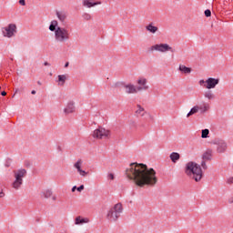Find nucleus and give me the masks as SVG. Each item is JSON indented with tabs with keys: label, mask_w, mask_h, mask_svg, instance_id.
<instances>
[{
	"label": "nucleus",
	"mask_w": 233,
	"mask_h": 233,
	"mask_svg": "<svg viewBox=\"0 0 233 233\" xmlns=\"http://www.w3.org/2000/svg\"><path fill=\"white\" fill-rule=\"evenodd\" d=\"M126 175L137 187H145L146 185L154 187L157 183L156 170L154 168L148 169L144 164L131 163L126 169Z\"/></svg>",
	"instance_id": "nucleus-1"
},
{
	"label": "nucleus",
	"mask_w": 233,
	"mask_h": 233,
	"mask_svg": "<svg viewBox=\"0 0 233 233\" xmlns=\"http://www.w3.org/2000/svg\"><path fill=\"white\" fill-rule=\"evenodd\" d=\"M49 30L50 32H54L56 43H66V41H70V30L66 27L59 26L57 20L51 21Z\"/></svg>",
	"instance_id": "nucleus-2"
},
{
	"label": "nucleus",
	"mask_w": 233,
	"mask_h": 233,
	"mask_svg": "<svg viewBox=\"0 0 233 233\" xmlns=\"http://www.w3.org/2000/svg\"><path fill=\"white\" fill-rule=\"evenodd\" d=\"M186 174L191 177V179H194L197 182L201 181L203 177V170H201V166L196 162H188L186 165Z\"/></svg>",
	"instance_id": "nucleus-3"
},
{
	"label": "nucleus",
	"mask_w": 233,
	"mask_h": 233,
	"mask_svg": "<svg viewBox=\"0 0 233 233\" xmlns=\"http://www.w3.org/2000/svg\"><path fill=\"white\" fill-rule=\"evenodd\" d=\"M123 214V204L117 203L107 211L106 218L111 222H116Z\"/></svg>",
	"instance_id": "nucleus-4"
},
{
	"label": "nucleus",
	"mask_w": 233,
	"mask_h": 233,
	"mask_svg": "<svg viewBox=\"0 0 233 233\" xmlns=\"http://www.w3.org/2000/svg\"><path fill=\"white\" fill-rule=\"evenodd\" d=\"M3 37L6 39H12V37H15L17 34V25L15 23L8 24L7 25L1 28Z\"/></svg>",
	"instance_id": "nucleus-5"
},
{
	"label": "nucleus",
	"mask_w": 233,
	"mask_h": 233,
	"mask_svg": "<svg viewBox=\"0 0 233 233\" xmlns=\"http://www.w3.org/2000/svg\"><path fill=\"white\" fill-rule=\"evenodd\" d=\"M112 136L110 129H106L103 127H99L92 133L94 139H108Z\"/></svg>",
	"instance_id": "nucleus-6"
},
{
	"label": "nucleus",
	"mask_w": 233,
	"mask_h": 233,
	"mask_svg": "<svg viewBox=\"0 0 233 233\" xmlns=\"http://www.w3.org/2000/svg\"><path fill=\"white\" fill-rule=\"evenodd\" d=\"M26 176V171L25 169H19L15 171V181L12 184L15 190H19L21 185H23V178Z\"/></svg>",
	"instance_id": "nucleus-7"
},
{
	"label": "nucleus",
	"mask_w": 233,
	"mask_h": 233,
	"mask_svg": "<svg viewBox=\"0 0 233 233\" xmlns=\"http://www.w3.org/2000/svg\"><path fill=\"white\" fill-rule=\"evenodd\" d=\"M149 52H160L161 54H165L167 52H174V48L167 43H160L151 46Z\"/></svg>",
	"instance_id": "nucleus-8"
},
{
	"label": "nucleus",
	"mask_w": 233,
	"mask_h": 233,
	"mask_svg": "<svg viewBox=\"0 0 233 233\" xmlns=\"http://www.w3.org/2000/svg\"><path fill=\"white\" fill-rule=\"evenodd\" d=\"M137 90L138 92H147V90H149L150 88V86H148V80L144 76L137 78Z\"/></svg>",
	"instance_id": "nucleus-9"
},
{
	"label": "nucleus",
	"mask_w": 233,
	"mask_h": 233,
	"mask_svg": "<svg viewBox=\"0 0 233 233\" xmlns=\"http://www.w3.org/2000/svg\"><path fill=\"white\" fill-rule=\"evenodd\" d=\"M219 85V78L209 77L206 80V85H204V88L207 90H212L216 88Z\"/></svg>",
	"instance_id": "nucleus-10"
},
{
	"label": "nucleus",
	"mask_w": 233,
	"mask_h": 233,
	"mask_svg": "<svg viewBox=\"0 0 233 233\" xmlns=\"http://www.w3.org/2000/svg\"><path fill=\"white\" fill-rule=\"evenodd\" d=\"M63 113L66 116H70V114H76V102L74 101L67 102V104L63 109Z\"/></svg>",
	"instance_id": "nucleus-11"
},
{
	"label": "nucleus",
	"mask_w": 233,
	"mask_h": 233,
	"mask_svg": "<svg viewBox=\"0 0 233 233\" xmlns=\"http://www.w3.org/2000/svg\"><path fill=\"white\" fill-rule=\"evenodd\" d=\"M83 167V160L78 159L75 164H74V168L76 169V172L81 176L82 177H86L88 176V171H85L82 168Z\"/></svg>",
	"instance_id": "nucleus-12"
},
{
	"label": "nucleus",
	"mask_w": 233,
	"mask_h": 233,
	"mask_svg": "<svg viewBox=\"0 0 233 233\" xmlns=\"http://www.w3.org/2000/svg\"><path fill=\"white\" fill-rule=\"evenodd\" d=\"M124 90L126 94H137V87L132 83H127L124 85Z\"/></svg>",
	"instance_id": "nucleus-13"
},
{
	"label": "nucleus",
	"mask_w": 233,
	"mask_h": 233,
	"mask_svg": "<svg viewBox=\"0 0 233 233\" xmlns=\"http://www.w3.org/2000/svg\"><path fill=\"white\" fill-rule=\"evenodd\" d=\"M82 5L85 8H94V6L101 5V1L96 2L95 0H83Z\"/></svg>",
	"instance_id": "nucleus-14"
},
{
	"label": "nucleus",
	"mask_w": 233,
	"mask_h": 233,
	"mask_svg": "<svg viewBox=\"0 0 233 233\" xmlns=\"http://www.w3.org/2000/svg\"><path fill=\"white\" fill-rule=\"evenodd\" d=\"M147 32H149V34H157L159 32V27L156 26L154 23H149L147 25H146Z\"/></svg>",
	"instance_id": "nucleus-15"
},
{
	"label": "nucleus",
	"mask_w": 233,
	"mask_h": 233,
	"mask_svg": "<svg viewBox=\"0 0 233 233\" xmlns=\"http://www.w3.org/2000/svg\"><path fill=\"white\" fill-rule=\"evenodd\" d=\"M52 195H53L52 189H43L40 192L39 197L41 198V199H50Z\"/></svg>",
	"instance_id": "nucleus-16"
},
{
	"label": "nucleus",
	"mask_w": 233,
	"mask_h": 233,
	"mask_svg": "<svg viewBox=\"0 0 233 233\" xmlns=\"http://www.w3.org/2000/svg\"><path fill=\"white\" fill-rule=\"evenodd\" d=\"M227 148H228L227 142H225L224 140H221L218 144L217 152H218V154H223L224 152L227 151Z\"/></svg>",
	"instance_id": "nucleus-17"
},
{
	"label": "nucleus",
	"mask_w": 233,
	"mask_h": 233,
	"mask_svg": "<svg viewBox=\"0 0 233 233\" xmlns=\"http://www.w3.org/2000/svg\"><path fill=\"white\" fill-rule=\"evenodd\" d=\"M178 70L184 76H188V75L192 74V69L190 67H187V66H185V65H179Z\"/></svg>",
	"instance_id": "nucleus-18"
},
{
	"label": "nucleus",
	"mask_w": 233,
	"mask_h": 233,
	"mask_svg": "<svg viewBox=\"0 0 233 233\" xmlns=\"http://www.w3.org/2000/svg\"><path fill=\"white\" fill-rule=\"evenodd\" d=\"M56 17L60 21V23H66L68 15L66 12L63 11H57L56 12Z\"/></svg>",
	"instance_id": "nucleus-19"
},
{
	"label": "nucleus",
	"mask_w": 233,
	"mask_h": 233,
	"mask_svg": "<svg viewBox=\"0 0 233 233\" xmlns=\"http://www.w3.org/2000/svg\"><path fill=\"white\" fill-rule=\"evenodd\" d=\"M89 222L90 219H88L87 218H83L81 216H78L75 218V225H85Z\"/></svg>",
	"instance_id": "nucleus-20"
},
{
	"label": "nucleus",
	"mask_w": 233,
	"mask_h": 233,
	"mask_svg": "<svg viewBox=\"0 0 233 233\" xmlns=\"http://www.w3.org/2000/svg\"><path fill=\"white\" fill-rule=\"evenodd\" d=\"M212 154H213L212 149L206 150V152L202 156V159L204 161H211L212 160Z\"/></svg>",
	"instance_id": "nucleus-21"
},
{
	"label": "nucleus",
	"mask_w": 233,
	"mask_h": 233,
	"mask_svg": "<svg viewBox=\"0 0 233 233\" xmlns=\"http://www.w3.org/2000/svg\"><path fill=\"white\" fill-rule=\"evenodd\" d=\"M147 114V111H145V108L141 106V105L137 106L136 115L140 116V117L145 116Z\"/></svg>",
	"instance_id": "nucleus-22"
},
{
	"label": "nucleus",
	"mask_w": 233,
	"mask_h": 233,
	"mask_svg": "<svg viewBox=\"0 0 233 233\" xmlns=\"http://www.w3.org/2000/svg\"><path fill=\"white\" fill-rule=\"evenodd\" d=\"M169 157L173 163H177V161H179V157H180L179 153L173 152L170 154Z\"/></svg>",
	"instance_id": "nucleus-23"
},
{
	"label": "nucleus",
	"mask_w": 233,
	"mask_h": 233,
	"mask_svg": "<svg viewBox=\"0 0 233 233\" xmlns=\"http://www.w3.org/2000/svg\"><path fill=\"white\" fill-rule=\"evenodd\" d=\"M66 83V75L58 76V86H63Z\"/></svg>",
	"instance_id": "nucleus-24"
},
{
	"label": "nucleus",
	"mask_w": 233,
	"mask_h": 233,
	"mask_svg": "<svg viewBox=\"0 0 233 233\" xmlns=\"http://www.w3.org/2000/svg\"><path fill=\"white\" fill-rule=\"evenodd\" d=\"M198 112H199V106H195L187 113V117H190V116H194V114H198Z\"/></svg>",
	"instance_id": "nucleus-25"
},
{
	"label": "nucleus",
	"mask_w": 233,
	"mask_h": 233,
	"mask_svg": "<svg viewBox=\"0 0 233 233\" xmlns=\"http://www.w3.org/2000/svg\"><path fill=\"white\" fill-rule=\"evenodd\" d=\"M198 108L201 114H205V112H208L209 110L210 106L208 104H203L201 106H198Z\"/></svg>",
	"instance_id": "nucleus-26"
},
{
	"label": "nucleus",
	"mask_w": 233,
	"mask_h": 233,
	"mask_svg": "<svg viewBox=\"0 0 233 233\" xmlns=\"http://www.w3.org/2000/svg\"><path fill=\"white\" fill-rule=\"evenodd\" d=\"M204 97H206V99H208L210 101V100L214 99V97H216V96H214V93H212V91L208 90L205 92Z\"/></svg>",
	"instance_id": "nucleus-27"
},
{
	"label": "nucleus",
	"mask_w": 233,
	"mask_h": 233,
	"mask_svg": "<svg viewBox=\"0 0 233 233\" xmlns=\"http://www.w3.org/2000/svg\"><path fill=\"white\" fill-rule=\"evenodd\" d=\"M208 134H210L208 129H203L201 134L202 139H207V137H208Z\"/></svg>",
	"instance_id": "nucleus-28"
},
{
	"label": "nucleus",
	"mask_w": 233,
	"mask_h": 233,
	"mask_svg": "<svg viewBox=\"0 0 233 233\" xmlns=\"http://www.w3.org/2000/svg\"><path fill=\"white\" fill-rule=\"evenodd\" d=\"M82 17L85 19V21H92V15L88 13L83 14Z\"/></svg>",
	"instance_id": "nucleus-29"
},
{
	"label": "nucleus",
	"mask_w": 233,
	"mask_h": 233,
	"mask_svg": "<svg viewBox=\"0 0 233 233\" xmlns=\"http://www.w3.org/2000/svg\"><path fill=\"white\" fill-rule=\"evenodd\" d=\"M129 127H131V128H137V123H136L134 120H130Z\"/></svg>",
	"instance_id": "nucleus-30"
},
{
	"label": "nucleus",
	"mask_w": 233,
	"mask_h": 233,
	"mask_svg": "<svg viewBox=\"0 0 233 233\" xmlns=\"http://www.w3.org/2000/svg\"><path fill=\"white\" fill-rule=\"evenodd\" d=\"M107 179H110L111 181H114L116 179V177L114 176V173H109L107 175Z\"/></svg>",
	"instance_id": "nucleus-31"
},
{
	"label": "nucleus",
	"mask_w": 233,
	"mask_h": 233,
	"mask_svg": "<svg viewBox=\"0 0 233 233\" xmlns=\"http://www.w3.org/2000/svg\"><path fill=\"white\" fill-rule=\"evenodd\" d=\"M207 160H203L202 162H201V167H202V168L204 169V170H207V168H208V167L207 166V162H206Z\"/></svg>",
	"instance_id": "nucleus-32"
},
{
	"label": "nucleus",
	"mask_w": 233,
	"mask_h": 233,
	"mask_svg": "<svg viewBox=\"0 0 233 233\" xmlns=\"http://www.w3.org/2000/svg\"><path fill=\"white\" fill-rule=\"evenodd\" d=\"M205 15L206 17H210V15H212V12L209 9H208L205 11Z\"/></svg>",
	"instance_id": "nucleus-33"
},
{
	"label": "nucleus",
	"mask_w": 233,
	"mask_h": 233,
	"mask_svg": "<svg viewBox=\"0 0 233 233\" xmlns=\"http://www.w3.org/2000/svg\"><path fill=\"white\" fill-rule=\"evenodd\" d=\"M198 85H200V86H205V85H207V80H199Z\"/></svg>",
	"instance_id": "nucleus-34"
},
{
	"label": "nucleus",
	"mask_w": 233,
	"mask_h": 233,
	"mask_svg": "<svg viewBox=\"0 0 233 233\" xmlns=\"http://www.w3.org/2000/svg\"><path fill=\"white\" fill-rule=\"evenodd\" d=\"M77 192H83V190H85V186L84 185H81L80 187H78L76 188Z\"/></svg>",
	"instance_id": "nucleus-35"
},
{
	"label": "nucleus",
	"mask_w": 233,
	"mask_h": 233,
	"mask_svg": "<svg viewBox=\"0 0 233 233\" xmlns=\"http://www.w3.org/2000/svg\"><path fill=\"white\" fill-rule=\"evenodd\" d=\"M227 183H228V185H232V183H233V177H228L227 179Z\"/></svg>",
	"instance_id": "nucleus-36"
},
{
	"label": "nucleus",
	"mask_w": 233,
	"mask_h": 233,
	"mask_svg": "<svg viewBox=\"0 0 233 233\" xmlns=\"http://www.w3.org/2000/svg\"><path fill=\"white\" fill-rule=\"evenodd\" d=\"M19 5H21V6H25L26 2L25 0H19Z\"/></svg>",
	"instance_id": "nucleus-37"
},
{
	"label": "nucleus",
	"mask_w": 233,
	"mask_h": 233,
	"mask_svg": "<svg viewBox=\"0 0 233 233\" xmlns=\"http://www.w3.org/2000/svg\"><path fill=\"white\" fill-rule=\"evenodd\" d=\"M1 198H5V192H3V191H0V199H1Z\"/></svg>",
	"instance_id": "nucleus-38"
},
{
	"label": "nucleus",
	"mask_w": 233,
	"mask_h": 233,
	"mask_svg": "<svg viewBox=\"0 0 233 233\" xmlns=\"http://www.w3.org/2000/svg\"><path fill=\"white\" fill-rule=\"evenodd\" d=\"M76 190H77V187L75 186V187H72L71 191L76 192Z\"/></svg>",
	"instance_id": "nucleus-39"
},
{
	"label": "nucleus",
	"mask_w": 233,
	"mask_h": 233,
	"mask_svg": "<svg viewBox=\"0 0 233 233\" xmlns=\"http://www.w3.org/2000/svg\"><path fill=\"white\" fill-rule=\"evenodd\" d=\"M44 65H45V66H50V63H48V62H45Z\"/></svg>",
	"instance_id": "nucleus-40"
},
{
	"label": "nucleus",
	"mask_w": 233,
	"mask_h": 233,
	"mask_svg": "<svg viewBox=\"0 0 233 233\" xmlns=\"http://www.w3.org/2000/svg\"><path fill=\"white\" fill-rule=\"evenodd\" d=\"M228 203H233V197L228 199Z\"/></svg>",
	"instance_id": "nucleus-41"
},
{
	"label": "nucleus",
	"mask_w": 233,
	"mask_h": 233,
	"mask_svg": "<svg viewBox=\"0 0 233 233\" xmlns=\"http://www.w3.org/2000/svg\"><path fill=\"white\" fill-rule=\"evenodd\" d=\"M68 65H69V63L66 62V63L65 64V68H68Z\"/></svg>",
	"instance_id": "nucleus-42"
},
{
	"label": "nucleus",
	"mask_w": 233,
	"mask_h": 233,
	"mask_svg": "<svg viewBox=\"0 0 233 233\" xmlns=\"http://www.w3.org/2000/svg\"><path fill=\"white\" fill-rule=\"evenodd\" d=\"M1 96H6V92H5V91H3V92L1 93Z\"/></svg>",
	"instance_id": "nucleus-43"
},
{
	"label": "nucleus",
	"mask_w": 233,
	"mask_h": 233,
	"mask_svg": "<svg viewBox=\"0 0 233 233\" xmlns=\"http://www.w3.org/2000/svg\"><path fill=\"white\" fill-rule=\"evenodd\" d=\"M52 199H53V201H56V199H57V198L56 197H52Z\"/></svg>",
	"instance_id": "nucleus-44"
},
{
	"label": "nucleus",
	"mask_w": 233,
	"mask_h": 233,
	"mask_svg": "<svg viewBox=\"0 0 233 233\" xmlns=\"http://www.w3.org/2000/svg\"><path fill=\"white\" fill-rule=\"evenodd\" d=\"M31 94L34 96V95H35V90H33L32 92H31Z\"/></svg>",
	"instance_id": "nucleus-45"
},
{
	"label": "nucleus",
	"mask_w": 233,
	"mask_h": 233,
	"mask_svg": "<svg viewBox=\"0 0 233 233\" xmlns=\"http://www.w3.org/2000/svg\"><path fill=\"white\" fill-rule=\"evenodd\" d=\"M0 90H1V86H0Z\"/></svg>",
	"instance_id": "nucleus-46"
}]
</instances>
